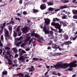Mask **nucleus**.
Returning <instances> with one entry per match:
<instances>
[{
    "mask_svg": "<svg viewBox=\"0 0 77 77\" xmlns=\"http://www.w3.org/2000/svg\"><path fill=\"white\" fill-rule=\"evenodd\" d=\"M69 66V65L66 64H63L61 63L60 64H57L55 66H51V68H55V69H59L60 68H63L65 69L67 68Z\"/></svg>",
    "mask_w": 77,
    "mask_h": 77,
    "instance_id": "nucleus-1",
    "label": "nucleus"
},
{
    "mask_svg": "<svg viewBox=\"0 0 77 77\" xmlns=\"http://www.w3.org/2000/svg\"><path fill=\"white\" fill-rule=\"evenodd\" d=\"M43 32H45V34L47 35V34H53V31H49L47 29V27L46 26L44 25L43 29Z\"/></svg>",
    "mask_w": 77,
    "mask_h": 77,
    "instance_id": "nucleus-2",
    "label": "nucleus"
},
{
    "mask_svg": "<svg viewBox=\"0 0 77 77\" xmlns=\"http://www.w3.org/2000/svg\"><path fill=\"white\" fill-rule=\"evenodd\" d=\"M51 25L53 26H55V28L56 29H60L61 27L59 23H55L54 22H52L51 23Z\"/></svg>",
    "mask_w": 77,
    "mask_h": 77,
    "instance_id": "nucleus-3",
    "label": "nucleus"
},
{
    "mask_svg": "<svg viewBox=\"0 0 77 77\" xmlns=\"http://www.w3.org/2000/svg\"><path fill=\"white\" fill-rule=\"evenodd\" d=\"M5 32V38L6 39H7L6 37L10 38V35H9V31L7 29H5L4 31Z\"/></svg>",
    "mask_w": 77,
    "mask_h": 77,
    "instance_id": "nucleus-4",
    "label": "nucleus"
},
{
    "mask_svg": "<svg viewBox=\"0 0 77 77\" xmlns=\"http://www.w3.org/2000/svg\"><path fill=\"white\" fill-rule=\"evenodd\" d=\"M18 51L20 56H22V55H23V54L26 53V52L25 51L22 50L21 49H19Z\"/></svg>",
    "mask_w": 77,
    "mask_h": 77,
    "instance_id": "nucleus-5",
    "label": "nucleus"
},
{
    "mask_svg": "<svg viewBox=\"0 0 77 77\" xmlns=\"http://www.w3.org/2000/svg\"><path fill=\"white\" fill-rule=\"evenodd\" d=\"M44 20H45V25H49L50 24V20L49 19L47 18H44Z\"/></svg>",
    "mask_w": 77,
    "mask_h": 77,
    "instance_id": "nucleus-6",
    "label": "nucleus"
},
{
    "mask_svg": "<svg viewBox=\"0 0 77 77\" xmlns=\"http://www.w3.org/2000/svg\"><path fill=\"white\" fill-rule=\"evenodd\" d=\"M25 59H26V57H24L23 56H22L18 58V60L20 61L21 60V62H25Z\"/></svg>",
    "mask_w": 77,
    "mask_h": 77,
    "instance_id": "nucleus-7",
    "label": "nucleus"
},
{
    "mask_svg": "<svg viewBox=\"0 0 77 77\" xmlns=\"http://www.w3.org/2000/svg\"><path fill=\"white\" fill-rule=\"evenodd\" d=\"M67 6L66 5H64L63 6H61L59 9H57L54 10L55 12H57L60 10V9H64V8H66Z\"/></svg>",
    "mask_w": 77,
    "mask_h": 77,
    "instance_id": "nucleus-8",
    "label": "nucleus"
},
{
    "mask_svg": "<svg viewBox=\"0 0 77 77\" xmlns=\"http://www.w3.org/2000/svg\"><path fill=\"white\" fill-rule=\"evenodd\" d=\"M46 5L45 4H42L40 6V8L42 10H44L45 9H46Z\"/></svg>",
    "mask_w": 77,
    "mask_h": 77,
    "instance_id": "nucleus-9",
    "label": "nucleus"
},
{
    "mask_svg": "<svg viewBox=\"0 0 77 77\" xmlns=\"http://www.w3.org/2000/svg\"><path fill=\"white\" fill-rule=\"evenodd\" d=\"M76 63H77V62L75 61L72 62L73 66V67H75H75H76V66H77V64H75Z\"/></svg>",
    "mask_w": 77,
    "mask_h": 77,
    "instance_id": "nucleus-10",
    "label": "nucleus"
},
{
    "mask_svg": "<svg viewBox=\"0 0 77 77\" xmlns=\"http://www.w3.org/2000/svg\"><path fill=\"white\" fill-rule=\"evenodd\" d=\"M64 43L65 45H69V44H72V42H71V41H68L65 42Z\"/></svg>",
    "mask_w": 77,
    "mask_h": 77,
    "instance_id": "nucleus-11",
    "label": "nucleus"
},
{
    "mask_svg": "<svg viewBox=\"0 0 77 77\" xmlns=\"http://www.w3.org/2000/svg\"><path fill=\"white\" fill-rule=\"evenodd\" d=\"M60 2H61L64 3H66L69 2V0H61Z\"/></svg>",
    "mask_w": 77,
    "mask_h": 77,
    "instance_id": "nucleus-12",
    "label": "nucleus"
},
{
    "mask_svg": "<svg viewBox=\"0 0 77 77\" xmlns=\"http://www.w3.org/2000/svg\"><path fill=\"white\" fill-rule=\"evenodd\" d=\"M64 15V16L62 17V19H66V18H67V15H65V14H63L61 13V15Z\"/></svg>",
    "mask_w": 77,
    "mask_h": 77,
    "instance_id": "nucleus-13",
    "label": "nucleus"
},
{
    "mask_svg": "<svg viewBox=\"0 0 77 77\" xmlns=\"http://www.w3.org/2000/svg\"><path fill=\"white\" fill-rule=\"evenodd\" d=\"M72 12L74 15H77V10L73 9L72 10Z\"/></svg>",
    "mask_w": 77,
    "mask_h": 77,
    "instance_id": "nucleus-14",
    "label": "nucleus"
},
{
    "mask_svg": "<svg viewBox=\"0 0 77 77\" xmlns=\"http://www.w3.org/2000/svg\"><path fill=\"white\" fill-rule=\"evenodd\" d=\"M52 47L53 48H55V49H57V45H56V44H54L52 45Z\"/></svg>",
    "mask_w": 77,
    "mask_h": 77,
    "instance_id": "nucleus-15",
    "label": "nucleus"
},
{
    "mask_svg": "<svg viewBox=\"0 0 77 77\" xmlns=\"http://www.w3.org/2000/svg\"><path fill=\"white\" fill-rule=\"evenodd\" d=\"M48 5V6H52L53 5V3L52 2H48L47 3Z\"/></svg>",
    "mask_w": 77,
    "mask_h": 77,
    "instance_id": "nucleus-16",
    "label": "nucleus"
},
{
    "mask_svg": "<svg viewBox=\"0 0 77 77\" xmlns=\"http://www.w3.org/2000/svg\"><path fill=\"white\" fill-rule=\"evenodd\" d=\"M64 38L66 40H68L69 38V37H68V35L65 34L64 35Z\"/></svg>",
    "mask_w": 77,
    "mask_h": 77,
    "instance_id": "nucleus-17",
    "label": "nucleus"
},
{
    "mask_svg": "<svg viewBox=\"0 0 77 77\" xmlns=\"http://www.w3.org/2000/svg\"><path fill=\"white\" fill-rule=\"evenodd\" d=\"M38 11H39V10L34 9L32 12L33 14H34V13L38 12Z\"/></svg>",
    "mask_w": 77,
    "mask_h": 77,
    "instance_id": "nucleus-18",
    "label": "nucleus"
},
{
    "mask_svg": "<svg viewBox=\"0 0 77 77\" xmlns=\"http://www.w3.org/2000/svg\"><path fill=\"white\" fill-rule=\"evenodd\" d=\"M12 50L15 53H17V50L15 48H12Z\"/></svg>",
    "mask_w": 77,
    "mask_h": 77,
    "instance_id": "nucleus-19",
    "label": "nucleus"
},
{
    "mask_svg": "<svg viewBox=\"0 0 77 77\" xmlns=\"http://www.w3.org/2000/svg\"><path fill=\"white\" fill-rule=\"evenodd\" d=\"M8 29L10 32V34H11L12 33V27H8Z\"/></svg>",
    "mask_w": 77,
    "mask_h": 77,
    "instance_id": "nucleus-20",
    "label": "nucleus"
},
{
    "mask_svg": "<svg viewBox=\"0 0 77 77\" xmlns=\"http://www.w3.org/2000/svg\"><path fill=\"white\" fill-rule=\"evenodd\" d=\"M22 30L23 33H27V29L25 28H23Z\"/></svg>",
    "mask_w": 77,
    "mask_h": 77,
    "instance_id": "nucleus-21",
    "label": "nucleus"
},
{
    "mask_svg": "<svg viewBox=\"0 0 77 77\" xmlns=\"http://www.w3.org/2000/svg\"><path fill=\"white\" fill-rule=\"evenodd\" d=\"M21 27V26H19L17 27V28L16 30V32H20V28Z\"/></svg>",
    "mask_w": 77,
    "mask_h": 77,
    "instance_id": "nucleus-22",
    "label": "nucleus"
},
{
    "mask_svg": "<svg viewBox=\"0 0 77 77\" xmlns=\"http://www.w3.org/2000/svg\"><path fill=\"white\" fill-rule=\"evenodd\" d=\"M54 8H53L51 7H50L48 8V11H54Z\"/></svg>",
    "mask_w": 77,
    "mask_h": 77,
    "instance_id": "nucleus-23",
    "label": "nucleus"
},
{
    "mask_svg": "<svg viewBox=\"0 0 77 77\" xmlns=\"http://www.w3.org/2000/svg\"><path fill=\"white\" fill-rule=\"evenodd\" d=\"M8 64L9 65H12V60H11L9 59L8 60Z\"/></svg>",
    "mask_w": 77,
    "mask_h": 77,
    "instance_id": "nucleus-24",
    "label": "nucleus"
},
{
    "mask_svg": "<svg viewBox=\"0 0 77 77\" xmlns=\"http://www.w3.org/2000/svg\"><path fill=\"white\" fill-rule=\"evenodd\" d=\"M39 58L34 57L32 59V60H35V61H38L39 60Z\"/></svg>",
    "mask_w": 77,
    "mask_h": 77,
    "instance_id": "nucleus-25",
    "label": "nucleus"
},
{
    "mask_svg": "<svg viewBox=\"0 0 77 77\" xmlns=\"http://www.w3.org/2000/svg\"><path fill=\"white\" fill-rule=\"evenodd\" d=\"M2 74L5 75H8V71H3L2 72Z\"/></svg>",
    "mask_w": 77,
    "mask_h": 77,
    "instance_id": "nucleus-26",
    "label": "nucleus"
},
{
    "mask_svg": "<svg viewBox=\"0 0 77 77\" xmlns=\"http://www.w3.org/2000/svg\"><path fill=\"white\" fill-rule=\"evenodd\" d=\"M72 67H73V65H72L70 66V68H69V70H70V71H72L73 70V68H72Z\"/></svg>",
    "mask_w": 77,
    "mask_h": 77,
    "instance_id": "nucleus-27",
    "label": "nucleus"
},
{
    "mask_svg": "<svg viewBox=\"0 0 77 77\" xmlns=\"http://www.w3.org/2000/svg\"><path fill=\"white\" fill-rule=\"evenodd\" d=\"M29 41L28 43V44L30 45L31 44V43H32V41H33V38H31L30 40H29Z\"/></svg>",
    "mask_w": 77,
    "mask_h": 77,
    "instance_id": "nucleus-28",
    "label": "nucleus"
},
{
    "mask_svg": "<svg viewBox=\"0 0 77 77\" xmlns=\"http://www.w3.org/2000/svg\"><path fill=\"white\" fill-rule=\"evenodd\" d=\"M48 36L49 38H50V39H54V36H53L48 35Z\"/></svg>",
    "mask_w": 77,
    "mask_h": 77,
    "instance_id": "nucleus-29",
    "label": "nucleus"
},
{
    "mask_svg": "<svg viewBox=\"0 0 77 77\" xmlns=\"http://www.w3.org/2000/svg\"><path fill=\"white\" fill-rule=\"evenodd\" d=\"M40 39H39L38 40V41H39V42H41V40H42V41H45L44 39L43 38V37H41V38H40Z\"/></svg>",
    "mask_w": 77,
    "mask_h": 77,
    "instance_id": "nucleus-30",
    "label": "nucleus"
},
{
    "mask_svg": "<svg viewBox=\"0 0 77 77\" xmlns=\"http://www.w3.org/2000/svg\"><path fill=\"white\" fill-rule=\"evenodd\" d=\"M3 27H2L1 29L0 30V35H1V34L2 33V32H3Z\"/></svg>",
    "mask_w": 77,
    "mask_h": 77,
    "instance_id": "nucleus-31",
    "label": "nucleus"
},
{
    "mask_svg": "<svg viewBox=\"0 0 77 77\" xmlns=\"http://www.w3.org/2000/svg\"><path fill=\"white\" fill-rule=\"evenodd\" d=\"M32 39H33V40H34V41L32 42V44H35V42H36V38H32Z\"/></svg>",
    "mask_w": 77,
    "mask_h": 77,
    "instance_id": "nucleus-32",
    "label": "nucleus"
},
{
    "mask_svg": "<svg viewBox=\"0 0 77 77\" xmlns=\"http://www.w3.org/2000/svg\"><path fill=\"white\" fill-rule=\"evenodd\" d=\"M35 35V32L33 31L32 32L31 34V36H34Z\"/></svg>",
    "mask_w": 77,
    "mask_h": 77,
    "instance_id": "nucleus-33",
    "label": "nucleus"
},
{
    "mask_svg": "<svg viewBox=\"0 0 77 77\" xmlns=\"http://www.w3.org/2000/svg\"><path fill=\"white\" fill-rule=\"evenodd\" d=\"M59 29L58 32L60 33H61L63 31V29H60V28L58 29Z\"/></svg>",
    "mask_w": 77,
    "mask_h": 77,
    "instance_id": "nucleus-34",
    "label": "nucleus"
},
{
    "mask_svg": "<svg viewBox=\"0 0 77 77\" xmlns=\"http://www.w3.org/2000/svg\"><path fill=\"white\" fill-rule=\"evenodd\" d=\"M17 36V33L16 32H14V36L16 37Z\"/></svg>",
    "mask_w": 77,
    "mask_h": 77,
    "instance_id": "nucleus-35",
    "label": "nucleus"
},
{
    "mask_svg": "<svg viewBox=\"0 0 77 77\" xmlns=\"http://www.w3.org/2000/svg\"><path fill=\"white\" fill-rule=\"evenodd\" d=\"M35 37H36V38H38V37H40V35H38V34H35Z\"/></svg>",
    "mask_w": 77,
    "mask_h": 77,
    "instance_id": "nucleus-36",
    "label": "nucleus"
},
{
    "mask_svg": "<svg viewBox=\"0 0 77 77\" xmlns=\"http://www.w3.org/2000/svg\"><path fill=\"white\" fill-rule=\"evenodd\" d=\"M30 3H31V2H30V1L27 2L26 3V4L24 5L25 7H26V5H30Z\"/></svg>",
    "mask_w": 77,
    "mask_h": 77,
    "instance_id": "nucleus-37",
    "label": "nucleus"
},
{
    "mask_svg": "<svg viewBox=\"0 0 77 77\" xmlns=\"http://www.w3.org/2000/svg\"><path fill=\"white\" fill-rule=\"evenodd\" d=\"M73 18L74 19H76L77 20V15H75L73 16Z\"/></svg>",
    "mask_w": 77,
    "mask_h": 77,
    "instance_id": "nucleus-38",
    "label": "nucleus"
},
{
    "mask_svg": "<svg viewBox=\"0 0 77 77\" xmlns=\"http://www.w3.org/2000/svg\"><path fill=\"white\" fill-rule=\"evenodd\" d=\"M45 66L46 68H47V69H50V67L49 66H48L47 64H46V63H45Z\"/></svg>",
    "mask_w": 77,
    "mask_h": 77,
    "instance_id": "nucleus-39",
    "label": "nucleus"
},
{
    "mask_svg": "<svg viewBox=\"0 0 77 77\" xmlns=\"http://www.w3.org/2000/svg\"><path fill=\"white\" fill-rule=\"evenodd\" d=\"M6 22H5L3 24V26H1L0 27L1 28H2V27H3V29L4 28V27H5V26H6Z\"/></svg>",
    "mask_w": 77,
    "mask_h": 77,
    "instance_id": "nucleus-40",
    "label": "nucleus"
},
{
    "mask_svg": "<svg viewBox=\"0 0 77 77\" xmlns=\"http://www.w3.org/2000/svg\"><path fill=\"white\" fill-rule=\"evenodd\" d=\"M23 14L24 15H26L27 14V13L25 11H24L23 12Z\"/></svg>",
    "mask_w": 77,
    "mask_h": 77,
    "instance_id": "nucleus-41",
    "label": "nucleus"
},
{
    "mask_svg": "<svg viewBox=\"0 0 77 77\" xmlns=\"http://www.w3.org/2000/svg\"><path fill=\"white\" fill-rule=\"evenodd\" d=\"M53 43V41L51 40L49 41V43H48L49 45H51Z\"/></svg>",
    "mask_w": 77,
    "mask_h": 77,
    "instance_id": "nucleus-42",
    "label": "nucleus"
},
{
    "mask_svg": "<svg viewBox=\"0 0 77 77\" xmlns=\"http://www.w3.org/2000/svg\"><path fill=\"white\" fill-rule=\"evenodd\" d=\"M23 39V37L21 36L20 38H18V40H19V41H21V40Z\"/></svg>",
    "mask_w": 77,
    "mask_h": 77,
    "instance_id": "nucleus-43",
    "label": "nucleus"
},
{
    "mask_svg": "<svg viewBox=\"0 0 77 77\" xmlns=\"http://www.w3.org/2000/svg\"><path fill=\"white\" fill-rule=\"evenodd\" d=\"M42 2L43 3H47V0H42Z\"/></svg>",
    "mask_w": 77,
    "mask_h": 77,
    "instance_id": "nucleus-44",
    "label": "nucleus"
},
{
    "mask_svg": "<svg viewBox=\"0 0 77 77\" xmlns=\"http://www.w3.org/2000/svg\"><path fill=\"white\" fill-rule=\"evenodd\" d=\"M23 3V0H20L19 2V3L21 5L22 3Z\"/></svg>",
    "mask_w": 77,
    "mask_h": 77,
    "instance_id": "nucleus-45",
    "label": "nucleus"
},
{
    "mask_svg": "<svg viewBox=\"0 0 77 77\" xmlns=\"http://www.w3.org/2000/svg\"><path fill=\"white\" fill-rule=\"evenodd\" d=\"M18 57V54H16L14 56V58H17Z\"/></svg>",
    "mask_w": 77,
    "mask_h": 77,
    "instance_id": "nucleus-46",
    "label": "nucleus"
},
{
    "mask_svg": "<svg viewBox=\"0 0 77 77\" xmlns=\"http://www.w3.org/2000/svg\"><path fill=\"white\" fill-rule=\"evenodd\" d=\"M30 38H31V36H29V37H28L27 39V41H30Z\"/></svg>",
    "mask_w": 77,
    "mask_h": 77,
    "instance_id": "nucleus-47",
    "label": "nucleus"
},
{
    "mask_svg": "<svg viewBox=\"0 0 77 77\" xmlns=\"http://www.w3.org/2000/svg\"><path fill=\"white\" fill-rule=\"evenodd\" d=\"M15 20H18V21H21V19H19V18H17L16 17L15 18Z\"/></svg>",
    "mask_w": 77,
    "mask_h": 77,
    "instance_id": "nucleus-48",
    "label": "nucleus"
},
{
    "mask_svg": "<svg viewBox=\"0 0 77 77\" xmlns=\"http://www.w3.org/2000/svg\"><path fill=\"white\" fill-rule=\"evenodd\" d=\"M5 49L6 50H10L11 48L8 47H5Z\"/></svg>",
    "mask_w": 77,
    "mask_h": 77,
    "instance_id": "nucleus-49",
    "label": "nucleus"
},
{
    "mask_svg": "<svg viewBox=\"0 0 77 77\" xmlns=\"http://www.w3.org/2000/svg\"><path fill=\"white\" fill-rule=\"evenodd\" d=\"M48 71H49V70H48L45 74V76H46V75H47V74H48Z\"/></svg>",
    "mask_w": 77,
    "mask_h": 77,
    "instance_id": "nucleus-50",
    "label": "nucleus"
},
{
    "mask_svg": "<svg viewBox=\"0 0 77 77\" xmlns=\"http://www.w3.org/2000/svg\"><path fill=\"white\" fill-rule=\"evenodd\" d=\"M0 55H2V51H3V50L1 49H0Z\"/></svg>",
    "mask_w": 77,
    "mask_h": 77,
    "instance_id": "nucleus-51",
    "label": "nucleus"
},
{
    "mask_svg": "<svg viewBox=\"0 0 77 77\" xmlns=\"http://www.w3.org/2000/svg\"><path fill=\"white\" fill-rule=\"evenodd\" d=\"M25 50L26 51H29V50H30V48H27L25 49Z\"/></svg>",
    "mask_w": 77,
    "mask_h": 77,
    "instance_id": "nucleus-52",
    "label": "nucleus"
},
{
    "mask_svg": "<svg viewBox=\"0 0 77 77\" xmlns=\"http://www.w3.org/2000/svg\"><path fill=\"white\" fill-rule=\"evenodd\" d=\"M0 46H3V45H2V43L1 42V40L0 39Z\"/></svg>",
    "mask_w": 77,
    "mask_h": 77,
    "instance_id": "nucleus-53",
    "label": "nucleus"
},
{
    "mask_svg": "<svg viewBox=\"0 0 77 77\" xmlns=\"http://www.w3.org/2000/svg\"><path fill=\"white\" fill-rule=\"evenodd\" d=\"M42 25H43V24H42L41 25H40L39 26L40 27L41 29H43V26H42Z\"/></svg>",
    "mask_w": 77,
    "mask_h": 77,
    "instance_id": "nucleus-54",
    "label": "nucleus"
},
{
    "mask_svg": "<svg viewBox=\"0 0 77 77\" xmlns=\"http://www.w3.org/2000/svg\"><path fill=\"white\" fill-rule=\"evenodd\" d=\"M77 39V38H76L75 37L72 38V40H73V41H75V39Z\"/></svg>",
    "mask_w": 77,
    "mask_h": 77,
    "instance_id": "nucleus-55",
    "label": "nucleus"
},
{
    "mask_svg": "<svg viewBox=\"0 0 77 77\" xmlns=\"http://www.w3.org/2000/svg\"><path fill=\"white\" fill-rule=\"evenodd\" d=\"M1 40H3V36L2 35L1 37Z\"/></svg>",
    "mask_w": 77,
    "mask_h": 77,
    "instance_id": "nucleus-56",
    "label": "nucleus"
},
{
    "mask_svg": "<svg viewBox=\"0 0 77 77\" xmlns=\"http://www.w3.org/2000/svg\"><path fill=\"white\" fill-rule=\"evenodd\" d=\"M71 71L70 70H69V69H66L65 70V71Z\"/></svg>",
    "mask_w": 77,
    "mask_h": 77,
    "instance_id": "nucleus-57",
    "label": "nucleus"
},
{
    "mask_svg": "<svg viewBox=\"0 0 77 77\" xmlns=\"http://www.w3.org/2000/svg\"><path fill=\"white\" fill-rule=\"evenodd\" d=\"M7 55H9V54H10V52L9 51H7Z\"/></svg>",
    "mask_w": 77,
    "mask_h": 77,
    "instance_id": "nucleus-58",
    "label": "nucleus"
},
{
    "mask_svg": "<svg viewBox=\"0 0 77 77\" xmlns=\"http://www.w3.org/2000/svg\"><path fill=\"white\" fill-rule=\"evenodd\" d=\"M55 19L57 21H59L60 20H59V19L57 18H56Z\"/></svg>",
    "mask_w": 77,
    "mask_h": 77,
    "instance_id": "nucleus-59",
    "label": "nucleus"
},
{
    "mask_svg": "<svg viewBox=\"0 0 77 77\" xmlns=\"http://www.w3.org/2000/svg\"><path fill=\"white\" fill-rule=\"evenodd\" d=\"M27 22L28 23H30V20H27Z\"/></svg>",
    "mask_w": 77,
    "mask_h": 77,
    "instance_id": "nucleus-60",
    "label": "nucleus"
},
{
    "mask_svg": "<svg viewBox=\"0 0 77 77\" xmlns=\"http://www.w3.org/2000/svg\"><path fill=\"white\" fill-rule=\"evenodd\" d=\"M6 5H7V4H5L4 5H0V7H2V6H6Z\"/></svg>",
    "mask_w": 77,
    "mask_h": 77,
    "instance_id": "nucleus-61",
    "label": "nucleus"
},
{
    "mask_svg": "<svg viewBox=\"0 0 77 77\" xmlns=\"http://www.w3.org/2000/svg\"><path fill=\"white\" fill-rule=\"evenodd\" d=\"M76 74H77V73H76L75 74L72 75V77H75V76H76Z\"/></svg>",
    "mask_w": 77,
    "mask_h": 77,
    "instance_id": "nucleus-62",
    "label": "nucleus"
},
{
    "mask_svg": "<svg viewBox=\"0 0 77 77\" xmlns=\"http://www.w3.org/2000/svg\"><path fill=\"white\" fill-rule=\"evenodd\" d=\"M76 1H77L76 0H74L73 1H72V3H73L74 4L75 3V2H76Z\"/></svg>",
    "mask_w": 77,
    "mask_h": 77,
    "instance_id": "nucleus-63",
    "label": "nucleus"
},
{
    "mask_svg": "<svg viewBox=\"0 0 77 77\" xmlns=\"http://www.w3.org/2000/svg\"><path fill=\"white\" fill-rule=\"evenodd\" d=\"M22 74L21 73H20L17 74V75H19L21 77V75Z\"/></svg>",
    "mask_w": 77,
    "mask_h": 77,
    "instance_id": "nucleus-64",
    "label": "nucleus"
}]
</instances>
